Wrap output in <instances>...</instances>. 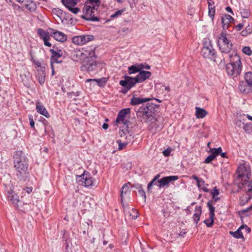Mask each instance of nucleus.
Returning a JSON list of instances; mask_svg holds the SVG:
<instances>
[{"mask_svg":"<svg viewBox=\"0 0 252 252\" xmlns=\"http://www.w3.org/2000/svg\"><path fill=\"white\" fill-rule=\"evenodd\" d=\"M15 174L18 181L25 182L30 176L29 159L22 151H17L13 156Z\"/></svg>","mask_w":252,"mask_h":252,"instance_id":"1","label":"nucleus"},{"mask_svg":"<svg viewBox=\"0 0 252 252\" xmlns=\"http://www.w3.org/2000/svg\"><path fill=\"white\" fill-rule=\"evenodd\" d=\"M251 173L249 166L244 164L238 166L236 171L237 176L234 181L237 186L236 192H239L241 190L252 191V180H250Z\"/></svg>","mask_w":252,"mask_h":252,"instance_id":"2","label":"nucleus"},{"mask_svg":"<svg viewBox=\"0 0 252 252\" xmlns=\"http://www.w3.org/2000/svg\"><path fill=\"white\" fill-rule=\"evenodd\" d=\"M159 105L153 103H148L142 105L136 111L138 120L142 123H154L157 121L155 116Z\"/></svg>","mask_w":252,"mask_h":252,"instance_id":"3","label":"nucleus"},{"mask_svg":"<svg viewBox=\"0 0 252 252\" xmlns=\"http://www.w3.org/2000/svg\"><path fill=\"white\" fill-rule=\"evenodd\" d=\"M230 63L226 65V70L229 75L235 77L241 72L242 65L240 57L237 54H229Z\"/></svg>","mask_w":252,"mask_h":252,"instance_id":"4","label":"nucleus"},{"mask_svg":"<svg viewBox=\"0 0 252 252\" xmlns=\"http://www.w3.org/2000/svg\"><path fill=\"white\" fill-rule=\"evenodd\" d=\"M95 47L94 46H88L82 48L81 49H76L72 51L71 57L72 59L75 62L85 61L86 59L95 58L94 50Z\"/></svg>","mask_w":252,"mask_h":252,"instance_id":"5","label":"nucleus"},{"mask_svg":"<svg viewBox=\"0 0 252 252\" xmlns=\"http://www.w3.org/2000/svg\"><path fill=\"white\" fill-rule=\"evenodd\" d=\"M229 35L226 31H222L218 36L217 45L222 53L229 54L232 49L233 44L228 38Z\"/></svg>","mask_w":252,"mask_h":252,"instance_id":"6","label":"nucleus"},{"mask_svg":"<svg viewBox=\"0 0 252 252\" xmlns=\"http://www.w3.org/2000/svg\"><path fill=\"white\" fill-rule=\"evenodd\" d=\"M98 8V5H91L85 3L83 8V14L81 16V18L88 21H99L100 19L95 16Z\"/></svg>","mask_w":252,"mask_h":252,"instance_id":"7","label":"nucleus"},{"mask_svg":"<svg viewBox=\"0 0 252 252\" xmlns=\"http://www.w3.org/2000/svg\"><path fill=\"white\" fill-rule=\"evenodd\" d=\"M201 53L204 58L216 61L217 52L209 39H205L203 41Z\"/></svg>","mask_w":252,"mask_h":252,"instance_id":"8","label":"nucleus"},{"mask_svg":"<svg viewBox=\"0 0 252 252\" xmlns=\"http://www.w3.org/2000/svg\"><path fill=\"white\" fill-rule=\"evenodd\" d=\"M76 181L80 185L85 187H89L93 186V178L89 172L84 171L81 175L76 176Z\"/></svg>","mask_w":252,"mask_h":252,"instance_id":"9","label":"nucleus"},{"mask_svg":"<svg viewBox=\"0 0 252 252\" xmlns=\"http://www.w3.org/2000/svg\"><path fill=\"white\" fill-rule=\"evenodd\" d=\"M151 75V72L140 70L138 74L135 77L128 76L127 78L132 82L131 84H133L135 86L137 83L144 82L147 79L149 78Z\"/></svg>","mask_w":252,"mask_h":252,"instance_id":"10","label":"nucleus"},{"mask_svg":"<svg viewBox=\"0 0 252 252\" xmlns=\"http://www.w3.org/2000/svg\"><path fill=\"white\" fill-rule=\"evenodd\" d=\"M130 109L129 108H124L120 110L116 118V124H123L124 125L126 126V127H128V123L129 121L126 119V117L127 114H130Z\"/></svg>","mask_w":252,"mask_h":252,"instance_id":"11","label":"nucleus"},{"mask_svg":"<svg viewBox=\"0 0 252 252\" xmlns=\"http://www.w3.org/2000/svg\"><path fill=\"white\" fill-rule=\"evenodd\" d=\"M50 52L51 53V63H59L62 62L61 58L63 55V52L62 49H59L58 47L54 46L53 49H50Z\"/></svg>","mask_w":252,"mask_h":252,"instance_id":"12","label":"nucleus"},{"mask_svg":"<svg viewBox=\"0 0 252 252\" xmlns=\"http://www.w3.org/2000/svg\"><path fill=\"white\" fill-rule=\"evenodd\" d=\"M93 35L83 34L75 36L72 38V42L77 45H83L87 43L93 41L94 39Z\"/></svg>","mask_w":252,"mask_h":252,"instance_id":"13","label":"nucleus"},{"mask_svg":"<svg viewBox=\"0 0 252 252\" xmlns=\"http://www.w3.org/2000/svg\"><path fill=\"white\" fill-rule=\"evenodd\" d=\"M96 58V56L95 58L86 59L81 66V70L83 71L86 70L89 72L94 71L96 68L97 64L95 61Z\"/></svg>","mask_w":252,"mask_h":252,"instance_id":"14","label":"nucleus"},{"mask_svg":"<svg viewBox=\"0 0 252 252\" xmlns=\"http://www.w3.org/2000/svg\"><path fill=\"white\" fill-rule=\"evenodd\" d=\"M79 1L80 0H61L63 5L73 14H77L80 11L79 8L75 7Z\"/></svg>","mask_w":252,"mask_h":252,"instance_id":"15","label":"nucleus"},{"mask_svg":"<svg viewBox=\"0 0 252 252\" xmlns=\"http://www.w3.org/2000/svg\"><path fill=\"white\" fill-rule=\"evenodd\" d=\"M127 77H128V75H125L124 76L125 80H121L119 82L120 85L124 87L121 91V92L124 94H126L131 88L134 86L133 84H131L132 82Z\"/></svg>","mask_w":252,"mask_h":252,"instance_id":"16","label":"nucleus"},{"mask_svg":"<svg viewBox=\"0 0 252 252\" xmlns=\"http://www.w3.org/2000/svg\"><path fill=\"white\" fill-rule=\"evenodd\" d=\"M50 36L60 42H63L67 40L66 35L63 32L54 30L53 29L49 28Z\"/></svg>","mask_w":252,"mask_h":252,"instance_id":"17","label":"nucleus"},{"mask_svg":"<svg viewBox=\"0 0 252 252\" xmlns=\"http://www.w3.org/2000/svg\"><path fill=\"white\" fill-rule=\"evenodd\" d=\"M37 33L40 38L43 40L45 45L48 47H51L52 46L51 43L48 41L50 38V35L48 30L47 32H46L42 29L39 28L37 30Z\"/></svg>","mask_w":252,"mask_h":252,"instance_id":"18","label":"nucleus"},{"mask_svg":"<svg viewBox=\"0 0 252 252\" xmlns=\"http://www.w3.org/2000/svg\"><path fill=\"white\" fill-rule=\"evenodd\" d=\"M234 19L230 15L225 14L221 17V24L223 31H226L229 29L231 23H234Z\"/></svg>","mask_w":252,"mask_h":252,"instance_id":"19","label":"nucleus"},{"mask_svg":"<svg viewBox=\"0 0 252 252\" xmlns=\"http://www.w3.org/2000/svg\"><path fill=\"white\" fill-rule=\"evenodd\" d=\"M240 91L244 94H248L252 92V84L246 81H242L239 85Z\"/></svg>","mask_w":252,"mask_h":252,"instance_id":"20","label":"nucleus"},{"mask_svg":"<svg viewBox=\"0 0 252 252\" xmlns=\"http://www.w3.org/2000/svg\"><path fill=\"white\" fill-rule=\"evenodd\" d=\"M6 196L8 201L11 202L14 206L17 207L18 203L19 202V196L11 189L7 190Z\"/></svg>","mask_w":252,"mask_h":252,"instance_id":"21","label":"nucleus"},{"mask_svg":"<svg viewBox=\"0 0 252 252\" xmlns=\"http://www.w3.org/2000/svg\"><path fill=\"white\" fill-rule=\"evenodd\" d=\"M179 178L177 176L164 177L158 181V182L159 184L158 187L161 188V187L168 185L170 182L176 181Z\"/></svg>","mask_w":252,"mask_h":252,"instance_id":"22","label":"nucleus"},{"mask_svg":"<svg viewBox=\"0 0 252 252\" xmlns=\"http://www.w3.org/2000/svg\"><path fill=\"white\" fill-rule=\"evenodd\" d=\"M153 98H142L140 97H135L133 96L130 99V104L131 105L134 106L140 104L144 102H146L150 100H151Z\"/></svg>","mask_w":252,"mask_h":252,"instance_id":"23","label":"nucleus"},{"mask_svg":"<svg viewBox=\"0 0 252 252\" xmlns=\"http://www.w3.org/2000/svg\"><path fill=\"white\" fill-rule=\"evenodd\" d=\"M243 191L247 193V195H243L240 198V205L243 206L247 204L252 198V190L251 191H247L246 190H242Z\"/></svg>","mask_w":252,"mask_h":252,"instance_id":"24","label":"nucleus"},{"mask_svg":"<svg viewBox=\"0 0 252 252\" xmlns=\"http://www.w3.org/2000/svg\"><path fill=\"white\" fill-rule=\"evenodd\" d=\"M36 109L38 113L44 116L47 118L50 117V114L48 112L43 104L39 101H37L36 103Z\"/></svg>","mask_w":252,"mask_h":252,"instance_id":"25","label":"nucleus"},{"mask_svg":"<svg viewBox=\"0 0 252 252\" xmlns=\"http://www.w3.org/2000/svg\"><path fill=\"white\" fill-rule=\"evenodd\" d=\"M24 5L26 8L31 12H35L37 8L35 2L32 0H26Z\"/></svg>","mask_w":252,"mask_h":252,"instance_id":"26","label":"nucleus"},{"mask_svg":"<svg viewBox=\"0 0 252 252\" xmlns=\"http://www.w3.org/2000/svg\"><path fill=\"white\" fill-rule=\"evenodd\" d=\"M195 213L193 215V220L196 224H197L200 220V217L202 213L201 206H196L195 208Z\"/></svg>","mask_w":252,"mask_h":252,"instance_id":"27","label":"nucleus"},{"mask_svg":"<svg viewBox=\"0 0 252 252\" xmlns=\"http://www.w3.org/2000/svg\"><path fill=\"white\" fill-rule=\"evenodd\" d=\"M195 109V116L198 119H202L207 114V112L203 108L196 107Z\"/></svg>","mask_w":252,"mask_h":252,"instance_id":"28","label":"nucleus"},{"mask_svg":"<svg viewBox=\"0 0 252 252\" xmlns=\"http://www.w3.org/2000/svg\"><path fill=\"white\" fill-rule=\"evenodd\" d=\"M130 185V183H127L126 184H125L122 189H121V203L122 204H123V200L124 195H126V193L129 191V187L128 186ZM124 206V205H123Z\"/></svg>","mask_w":252,"mask_h":252,"instance_id":"29","label":"nucleus"},{"mask_svg":"<svg viewBox=\"0 0 252 252\" xmlns=\"http://www.w3.org/2000/svg\"><path fill=\"white\" fill-rule=\"evenodd\" d=\"M242 229H240V227L238 228V229L234 232L233 231H230L229 233L231 235H232L233 237H234L235 238L239 239L241 238L244 240V237L243 235V233L241 231Z\"/></svg>","mask_w":252,"mask_h":252,"instance_id":"30","label":"nucleus"},{"mask_svg":"<svg viewBox=\"0 0 252 252\" xmlns=\"http://www.w3.org/2000/svg\"><path fill=\"white\" fill-rule=\"evenodd\" d=\"M207 207L209 210V216H210L211 218H214L215 208L213 206L212 200H209L207 203Z\"/></svg>","mask_w":252,"mask_h":252,"instance_id":"31","label":"nucleus"},{"mask_svg":"<svg viewBox=\"0 0 252 252\" xmlns=\"http://www.w3.org/2000/svg\"><path fill=\"white\" fill-rule=\"evenodd\" d=\"M140 65H133L128 67V74L131 75L135 73L139 72L141 70L139 67Z\"/></svg>","mask_w":252,"mask_h":252,"instance_id":"32","label":"nucleus"},{"mask_svg":"<svg viewBox=\"0 0 252 252\" xmlns=\"http://www.w3.org/2000/svg\"><path fill=\"white\" fill-rule=\"evenodd\" d=\"M221 151V148L219 147L218 148H211L209 152H210L211 153V155L215 158L217 156L220 155Z\"/></svg>","mask_w":252,"mask_h":252,"instance_id":"33","label":"nucleus"},{"mask_svg":"<svg viewBox=\"0 0 252 252\" xmlns=\"http://www.w3.org/2000/svg\"><path fill=\"white\" fill-rule=\"evenodd\" d=\"M37 79L38 80L40 84L42 85L44 83L45 80V72L42 71V72H39L36 76Z\"/></svg>","mask_w":252,"mask_h":252,"instance_id":"34","label":"nucleus"},{"mask_svg":"<svg viewBox=\"0 0 252 252\" xmlns=\"http://www.w3.org/2000/svg\"><path fill=\"white\" fill-rule=\"evenodd\" d=\"M102 79H104V78L101 79H88L86 80V82H96L99 86L101 87L103 86L106 84V81H104L102 82Z\"/></svg>","mask_w":252,"mask_h":252,"instance_id":"35","label":"nucleus"},{"mask_svg":"<svg viewBox=\"0 0 252 252\" xmlns=\"http://www.w3.org/2000/svg\"><path fill=\"white\" fill-rule=\"evenodd\" d=\"M252 211V204L248 208L246 209L240 210L238 212V213L241 218L245 217H248L249 215L248 214L244 215L245 213L248 212L249 211Z\"/></svg>","mask_w":252,"mask_h":252,"instance_id":"36","label":"nucleus"},{"mask_svg":"<svg viewBox=\"0 0 252 252\" xmlns=\"http://www.w3.org/2000/svg\"><path fill=\"white\" fill-rule=\"evenodd\" d=\"M241 14L242 17L244 18H248L251 15V11L249 9L243 8L241 9Z\"/></svg>","mask_w":252,"mask_h":252,"instance_id":"37","label":"nucleus"},{"mask_svg":"<svg viewBox=\"0 0 252 252\" xmlns=\"http://www.w3.org/2000/svg\"><path fill=\"white\" fill-rule=\"evenodd\" d=\"M214 218H212L211 219L210 216H209L208 219H206L204 220V223H205L207 227H211L213 225L214 223Z\"/></svg>","mask_w":252,"mask_h":252,"instance_id":"38","label":"nucleus"},{"mask_svg":"<svg viewBox=\"0 0 252 252\" xmlns=\"http://www.w3.org/2000/svg\"><path fill=\"white\" fill-rule=\"evenodd\" d=\"M243 129L245 131L248 133L252 132V124L251 123L246 124L244 126Z\"/></svg>","mask_w":252,"mask_h":252,"instance_id":"39","label":"nucleus"},{"mask_svg":"<svg viewBox=\"0 0 252 252\" xmlns=\"http://www.w3.org/2000/svg\"><path fill=\"white\" fill-rule=\"evenodd\" d=\"M162 213L163 215L165 218H167L170 216V212L169 210L168 207L167 206L164 207L163 206V208L162 209Z\"/></svg>","mask_w":252,"mask_h":252,"instance_id":"40","label":"nucleus"},{"mask_svg":"<svg viewBox=\"0 0 252 252\" xmlns=\"http://www.w3.org/2000/svg\"><path fill=\"white\" fill-rule=\"evenodd\" d=\"M208 15L211 18L212 20H213L214 19V17L216 12L215 6L208 8Z\"/></svg>","mask_w":252,"mask_h":252,"instance_id":"41","label":"nucleus"},{"mask_svg":"<svg viewBox=\"0 0 252 252\" xmlns=\"http://www.w3.org/2000/svg\"><path fill=\"white\" fill-rule=\"evenodd\" d=\"M85 3L91 5H98L99 7L100 5V0H87Z\"/></svg>","mask_w":252,"mask_h":252,"instance_id":"42","label":"nucleus"},{"mask_svg":"<svg viewBox=\"0 0 252 252\" xmlns=\"http://www.w3.org/2000/svg\"><path fill=\"white\" fill-rule=\"evenodd\" d=\"M125 11V9L119 10L115 12L113 14H112L110 17L112 19L115 18L120 16Z\"/></svg>","mask_w":252,"mask_h":252,"instance_id":"43","label":"nucleus"},{"mask_svg":"<svg viewBox=\"0 0 252 252\" xmlns=\"http://www.w3.org/2000/svg\"><path fill=\"white\" fill-rule=\"evenodd\" d=\"M242 52L244 54H245L248 56H251L252 54V51L251 49V48L249 46L244 47L242 49Z\"/></svg>","mask_w":252,"mask_h":252,"instance_id":"44","label":"nucleus"},{"mask_svg":"<svg viewBox=\"0 0 252 252\" xmlns=\"http://www.w3.org/2000/svg\"><path fill=\"white\" fill-rule=\"evenodd\" d=\"M53 12L60 17L63 13V11L58 8H55L53 9Z\"/></svg>","mask_w":252,"mask_h":252,"instance_id":"45","label":"nucleus"},{"mask_svg":"<svg viewBox=\"0 0 252 252\" xmlns=\"http://www.w3.org/2000/svg\"><path fill=\"white\" fill-rule=\"evenodd\" d=\"M117 142L119 144V147H118L119 150H121L123 149L125 147H126L127 145V144H128L127 142L122 143V142H121V141L120 140H117Z\"/></svg>","mask_w":252,"mask_h":252,"instance_id":"46","label":"nucleus"},{"mask_svg":"<svg viewBox=\"0 0 252 252\" xmlns=\"http://www.w3.org/2000/svg\"><path fill=\"white\" fill-rule=\"evenodd\" d=\"M240 229H243L247 233H249L251 231V228L246 224H242L240 226Z\"/></svg>","mask_w":252,"mask_h":252,"instance_id":"47","label":"nucleus"},{"mask_svg":"<svg viewBox=\"0 0 252 252\" xmlns=\"http://www.w3.org/2000/svg\"><path fill=\"white\" fill-rule=\"evenodd\" d=\"M211 194L212 195V198H214L215 196H216L219 194V190L216 187H215L213 189V190L211 191Z\"/></svg>","mask_w":252,"mask_h":252,"instance_id":"48","label":"nucleus"},{"mask_svg":"<svg viewBox=\"0 0 252 252\" xmlns=\"http://www.w3.org/2000/svg\"><path fill=\"white\" fill-rule=\"evenodd\" d=\"M245 23H246V21L243 20L242 23H240V24H238L235 27V29H236V30L238 31H241L243 28Z\"/></svg>","mask_w":252,"mask_h":252,"instance_id":"49","label":"nucleus"},{"mask_svg":"<svg viewBox=\"0 0 252 252\" xmlns=\"http://www.w3.org/2000/svg\"><path fill=\"white\" fill-rule=\"evenodd\" d=\"M215 159V158L211 155H210L209 156H208L206 158V159H205L204 162L205 163H211L214 159Z\"/></svg>","mask_w":252,"mask_h":252,"instance_id":"50","label":"nucleus"},{"mask_svg":"<svg viewBox=\"0 0 252 252\" xmlns=\"http://www.w3.org/2000/svg\"><path fill=\"white\" fill-rule=\"evenodd\" d=\"M139 194L143 197L144 202L146 201V195L145 191L143 190V189L142 188L140 190H138Z\"/></svg>","mask_w":252,"mask_h":252,"instance_id":"51","label":"nucleus"},{"mask_svg":"<svg viewBox=\"0 0 252 252\" xmlns=\"http://www.w3.org/2000/svg\"><path fill=\"white\" fill-rule=\"evenodd\" d=\"M171 151V148H168L164 150L162 152V153H163V155L164 156L168 157V156H169L170 155Z\"/></svg>","mask_w":252,"mask_h":252,"instance_id":"52","label":"nucleus"},{"mask_svg":"<svg viewBox=\"0 0 252 252\" xmlns=\"http://www.w3.org/2000/svg\"><path fill=\"white\" fill-rule=\"evenodd\" d=\"M29 119L30 121V125L31 127L34 128V122L33 120L32 116V115H29Z\"/></svg>","mask_w":252,"mask_h":252,"instance_id":"53","label":"nucleus"},{"mask_svg":"<svg viewBox=\"0 0 252 252\" xmlns=\"http://www.w3.org/2000/svg\"><path fill=\"white\" fill-rule=\"evenodd\" d=\"M205 185V181H204L203 179L201 178L200 180L199 181V182H198V183H197L198 187L199 188H201L204 187Z\"/></svg>","mask_w":252,"mask_h":252,"instance_id":"54","label":"nucleus"},{"mask_svg":"<svg viewBox=\"0 0 252 252\" xmlns=\"http://www.w3.org/2000/svg\"><path fill=\"white\" fill-rule=\"evenodd\" d=\"M245 30L251 34L252 33V22L249 23L248 25L246 27Z\"/></svg>","mask_w":252,"mask_h":252,"instance_id":"55","label":"nucleus"},{"mask_svg":"<svg viewBox=\"0 0 252 252\" xmlns=\"http://www.w3.org/2000/svg\"><path fill=\"white\" fill-rule=\"evenodd\" d=\"M155 182L156 181H154V179H153L152 180L150 183H149L147 187V190L148 192L150 191L151 189H152L153 185L154 184Z\"/></svg>","mask_w":252,"mask_h":252,"instance_id":"56","label":"nucleus"},{"mask_svg":"<svg viewBox=\"0 0 252 252\" xmlns=\"http://www.w3.org/2000/svg\"><path fill=\"white\" fill-rule=\"evenodd\" d=\"M142 186L141 184H139L138 183L134 184L133 185V187L137 189L138 190L141 189Z\"/></svg>","mask_w":252,"mask_h":252,"instance_id":"57","label":"nucleus"},{"mask_svg":"<svg viewBox=\"0 0 252 252\" xmlns=\"http://www.w3.org/2000/svg\"><path fill=\"white\" fill-rule=\"evenodd\" d=\"M241 34L242 36H247L249 34H250V33H249L246 30H243L241 32Z\"/></svg>","mask_w":252,"mask_h":252,"instance_id":"58","label":"nucleus"},{"mask_svg":"<svg viewBox=\"0 0 252 252\" xmlns=\"http://www.w3.org/2000/svg\"><path fill=\"white\" fill-rule=\"evenodd\" d=\"M214 2L212 0H208V8L215 6Z\"/></svg>","mask_w":252,"mask_h":252,"instance_id":"59","label":"nucleus"},{"mask_svg":"<svg viewBox=\"0 0 252 252\" xmlns=\"http://www.w3.org/2000/svg\"><path fill=\"white\" fill-rule=\"evenodd\" d=\"M33 63L35 64L36 67H40L41 66V63L38 61L33 60Z\"/></svg>","mask_w":252,"mask_h":252,"instance_id":"60","label":"nucleus"},{"mask_svg":"<svg viewBox=\"0 0 252 252\" xmlns=\"http://www.w3.org/2000/svg\"><path fill=\"white\" fill-rule=\"evenodd\" d=\"M225 10L226 11H227L228 12H229L231 14H232V15H234V13H233V10L232 9V8L230 7V6H227L226 8H225Z\"/></svg>","mask_w":252,"mask_h":252,"instance_id":"61","label":"nucleus"},{"mask_svg":"<svg viewBox=\"0 0 252 252\" xmlns=\"http://www.w3.org/2000/svg\"><path fill=\"white\" fill-rule=\"evenodd\" d=\"M140 68H141H141H146L147 69H150V66L149 65H148V64H147L145 66H144V65L143 64H140Z\"/></svg>","mask_w":252,"mask_h":252,"instance_id":"62","label":"nucleus"},{"mask_svg":"<svg viewBox=\"0 0 252 252\" xmlns=\"http://www.w3.org/2000/svg\"><path fill=\"white\" fill-rule=\"evenodd\" d=\"M192 178L194 180H195L197 183H198V182H199V181L200 180L201 178H199L197 176L195 175H193L192 176Z\"/></svg>","mask_w":252,"mask_h":252,"instance_id":"63","label":"nucleus"},{"mask_svg":"<svg viewBox=\"0 0 252 252\" xmlns=\"http://www.w3.org/2000/svg\"><path fill=\"white\" fill-rule=\"evenodd\" d=\"M219 200H220L219 197L215 196L214 198H213V200H211L212 201V204H214Z\"/></svg>","mask_w":252,"mask_h":252,"instance_id":"64","label":"nucleus"}]
</instances>
